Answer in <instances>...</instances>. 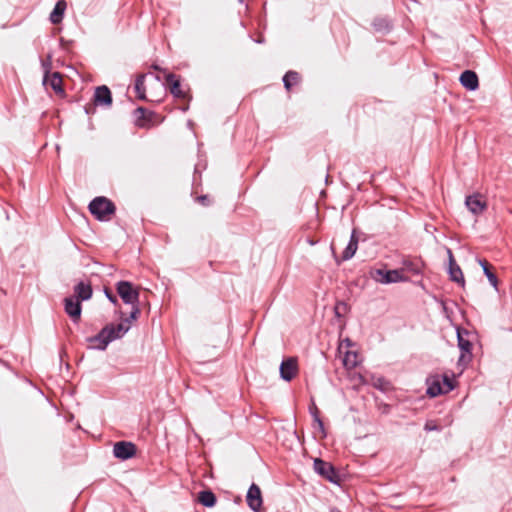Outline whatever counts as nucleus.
I'll return each mask as SVG.
<instances>
[{"instance_id": "f257e3e1", "label": "nucleus", "mask_w": 512, "mask_h": 512, "mask_svg": "<svg viewBox=\"0 0 512 512\" xmlns=\"http://www.w3.org/2000/svg\"><path fill=\"white\" fill-rule=\"evenodd\" d=\"M115 210L114 203L103 196L94 198L89 204L90 213L100 221L108 219V216L114 214Z\"/></svg>"}, {"instance_id": "f03ea898", "label": "nucleus", "mask_w": 512, "mask_h": 512, "mask_svg": "<svg viewBox=\"0 0 512 512\" xmlns=\"http://www.w3.org/2000/svg\"><path fill=\"white\" fill-rule=\"evenodd\" d=\"M114 340H116L114 324L106 325L97 335L88 338L91 346L99 350H105L108 344Z\"/></svg>"}, {"instance_id": "7ed1b4c3", "label": "nucleus", "mask_w": 512, "mask_h": 512, "mask_svg": "<svg viewBox=\"0 0 512 512\" xmlns=\"http://www.w3.org/2000/svg\"><path fill=\"white\" fill-rule=\"evenodd\" d=\"M116 291L125 304L136 305L139 303V291L131 282L124 280L117 282Z\"/></svg>"}, {"instance_id": "20e7f679", "label": "nucleus", "mask_w": 512, "mask_h": 512, "mask_svg": "<svg viewBox=\"0 0 512 512\" xmlns=\"http://www.w3.org/2000/svg\"><path fill=\"white\" fill-rule=\"evenodd\" d=\"M313 467L316 473L322 476L324 479L331 483H338L339 475L334 466L320 458H316L313 463Z\"/></svg>"}, {"instance_id": "39448f33", "label": "nucleus", "mask_w": 512, "mask_h": 512, "mask_svg": "<svg viewBox=\"0 0 512 512\" xmlns=\"http://www.w3.org/2000/svg\"><path fill=\"white\" fill-rule=\"evenodd\" d=\"M373 278L382 284L397 283L406 280L400 270L376 269Z\"/></svg>"}, {"instance_id": "423d86ee", "label": "nucleus", "mask_w": 512, "mask_h": 512, "mask_svg": "<svg viewBox=\"0 0 512 512\" xmlns=\"http://www.w3.org/2000/svg\"><path fill=\"white\" fill-rule=\"evenodd\" d=\"M469 335V332L465 329H457V339H458V347L461 350V355L459 361H470L472 354V343L466 336Z\"/></svg>"}, {"instance_id": "0eeeda50", "label": "nucleus", "mask_w": 512, "mask_h": 512, "mask_svg": "<svg viewBox=\"0 0 512 512\" xmlns=\"http://www.w3.org/2000/svg\"><path fill=\"white\" fill-rule=\"evenodd\" d=\"M136 451V445L128 441H119L113 446V455L121 460H128L134 457Z\"/></svg>"}, {"instance_id": "6e6552de", "label": "nucleus", "mask_w": 512, "mask_h": 512, "mask_svg": "<svg viewBox=\"0 0 512 512\" xmlns=\"http://www.w3.org/2000/svg\"><path fill=\"white\" fill-rule=\"evenodd\" d=\"M465 205L474 215H480L487 208L486 200L479 193L467 196L465 199Z\"/></svg>"}, {"instance_id": "1a4fd4ad", "label": "nucleus", "mask_w": 512, "mask_h": 512, "mask_svg": "<svg viewBox=\"0 0 512 512\" xmlns=\"http://www.w3.org/2000/svg\"><path fill=\"white\" fill-rule=\"evenodd\" d=\"M246 502L249 508L254 512L260 511L263 503L262 494L259 486L255 483H253L248 489Z\"/></svg>"}, {"instance_id": "9d476101", "label": "nucleus", "mask_w": 512, "mask_h": 512, "mask_svg": "<svg viewBox=\"0 0 512 512\" xmlns=\"http://www.w3.org/2000/svg\"><path fill=\"white\" fill-rule=\"evenodd\" d=\"M447 255L449 260V267H448V273L450 275V279L461 286H464L465 280L462 273L461 268L457 265L452 250L450 248H447Z\"/></svg>"}, {"instance_id": "9b49d317", "label": "nucleus", "mask_w": 512, "mask_h": 512, "mask_svg": "<svg viewBox=\"0 0 512 512\" xmlns=\"http://www.w3.org/2000/svg\"><path fill=\"white\" fill-rule=\"evenodd\" d=\"M297 361L295 358H287L280 365V376L285 381H291L297 374Z\"/></svg>"}, {"instance_id": "f8f14e48", "label": "nucleus", "mask_w": 512, "mask_h": 512, "mask_svg": "<svg viewBox=\"0 0 512 512\" xmlns=\"http://www.w3.org/2000/svg\"><path fill=\"white\" fill-rule=\"evenodd\" d=\"M64 308L65 312L69 315V317L74 321L77 322L80 319L81 316V302L72 298V297H66L64 299Z\"/></svg>"}, {"instance_id": "ddd939ff", "label": "nucleus", "mask_w": 512, "mask_h": 512, "mask_svg": "<svg viewBox=\"0 0 512 512\" xmlns=\"http://www.w3.org/2000/svg\"><path fill=\"white\" fill-rule=\"evenodd\" d=\"M459 81L463 87L470 91H474L479 87L478 76L472 70H465L462 72Z\"/></svg>"}, {"instance_id": "4468645a", "label": "nucleus", "mask_w": 512, "mask_h": 512, "mask_svg": "<svg viewBox=\"0 0 512 512\" xmlns=\"http://www.w3.org/2000/svg\"><path fill=\"white\" fill-rule=\"evenodd\" d=\"M94 103L96 105L110 106L112 103V95L110 89L103 85L96 88L94 93Z\"/></svg>"}, {"instance_id": "2eb2a0df", "label": "nucleus", "mask_w": 512, "mask_h": 512, "mask_svg": "<svg viewBox=\"0 0 512 512\" xmlns=\"http://www.w3.org/2000/svg\"><path fill=\"white\" fill-rule=\"evenodd\" d=\"M74 294L80 302L89 300L92 297V287L89 283L81 281L74 287Z\"/></svg>"}, {"instance_id": "dca6fc26", "label": "nucleus", "mask_w": 512, "mask_h": 512, "mask_svg": "<svg viewBox=\"0 0 512 512\" xmlns=\"http://www.w3.org/2000/svg\"><path fill=\"white\" fill-rule=\"evenodd\" d=\"M166 82L170 85V92L173 96L177 98H184L185 93L181 89V84L174 74H168L166 76Z\"/></svg>"}, {"instance_id": "f3484780", "label": "nucleus", "mask_w": 512, "mask_h": 512, "mask_svg": "<svg viewBox=\"0 0 512 512\" xmlns=\"http://www.w3.org/2000/svg\"><path fill=\"white\" fill-rule=\"evenodd\" d=\"M357 248H358V238L355 235V231H353L351 234V237H350V241H349L348 245L346 246L345 250L343 251L342 260L347 261V260L351 259L355 255Z\"/></svg>"}, {"instance_id": "a211bd4d", "label": "nucleus", "mask_w": 512, "mask_h": 512, "mask_svg": "<svg viewBox=\"0 0 512 512\" xmlns=\"http://www.w3.org/2000/svg\"><path fill=\"white\" fill-rule=\"evenodd\" d=\"M427 394L430 397H436L440 394H444L439 376L432 377L428 380Z\"/></svg>"}, {"instance_id": "6ab92c4d", "label": "nucleus", "mask_w": 512, "mask_h": 512, "mask_svg": "<svg viewBox=\"0 0 512 512\" xmlns=\"http://www.w3.org/2000/svg\"><path fill=\"white\" fill-rule=\"evenodd\" d=\"M65 10L66 2L64 0H59L50 14V21L53 24L60 23L62 21Z\"/></svg>"}, {"instance_id": "aec40b11", "label": "nucleus", "mask_w": 512, "mask_h": 512, "mask_svg": "<svg viewBox=\"0 0 512 512\" xmlns=\"http://www.w3.org/2000/svg\"><path fill=\"white\" fill-rule=\"evenodd\" d=\"M199 502L205 507H213L216 504V496L211 490H203L198 495Z\"/></svg>"}, {"instance_id": "412c9836", "label": "nucleus", "mask_w": 512, "mask_h": 512, "mask_svg": "<svg viewBox=\"0 0 512 512\" xmlns=\"http://www.w3.org/2000/svg\"><path fill=\"white\" fill-rule=\"evenodd\" d=\"M359 363V355L355 351H347L343 357V365L347 370L355 368Z\"/></svg>"}, {"instance_id": "4be33fe9", "label": "nucleus", "mask_w": 512, "mask_h": 512, "mask_svg": "<svg viewBox=\"0 0 512 512\" xmlns=\"http://www.w3.org/2000/svg\"><path fill=\"white\" fill-rule=\"evenodd\" d=\"M47 81H49V85L57 94L64 93L62 87V78L59 72L52 73L49 79L47 78Z\"/></svg>"}, {"instance_id": "5701e85b", "label": "nucleus", "mask_w": 512, "mask_h": 512, "mask_svg": "<svg viewBox=\"0 0 512 512\" xmlns=\"http://www.w3.org/2000/svg\"><path fill=\"white\" fill-rule=\"evenodd\" d=\"M479 264L481 265L483 272H484L485 276L487 277L488 281L490 282V284L494 288H497L498 279H497L496 275L493 272H491L488 262L486 260L480 259Z\"/></svg>"}, {"instance_id": "b1692460", "label": "nucleus", "mask_w": 512, "mask_h": 512, "mask_svg": "<svg viewBox=\"0 0 512 512\" xmlns=\"http://www.w3.org/2000/svg\"><path fill=\"white\" fill-rule=\"evenodd\" d=\"M300 79L296 71H288L283 77V83L287 90H290L293 84L298 83Z\"/></svg>"}, {"instance_id": "393cba45", "label": "nucleus", "mask_w": 512, "mask_h": 512, "mask_svg": "<svg viewBox=\"0 0 512 512\" xmlns=\"http://www.w3.org/2000/svg\"><path fill=\"white\" fill-rule=\"evenodd\" d=\"M144 82H145V75L144 74L138 75L135 80V91L137 93V97L141 100H144L146 98Z\"/></svg>"}, {"instance_id": "a878e982", "label": "nucleus", "mask_w": 512, "mask_h": 512, "mask_svg": "<svg viewBox=\"0 0 512 512\" xmlns=\"http://www.w3.org/2000/svg\"><path fill=\"white\" fill-rule=\"evenodd\" d=\"M309 410H310V414L313 417L314 423L317 424L319 430L323 433V436H325L324 424H323V421L321 420V418L319 417V410L316 407L315 403H312Z\"/></svg>"}, {"instance_id": "bb28decb", "label": "nucleus", "mask_w": 512, "mask_h": 512, "mask_svg": "<svg viewBox=\"0 0 512 512\" xmlns=\"http://www.w3.org/2000/svg\"><path fill=\"white\" fill-rule=\"evenodd\" d=\"M116 339L122 338L130 329V325L126 324L124 321L114 325Z\"/></svg>"}, {"instance_id": "cd10ccee", "label": "nucleus", "mask_w": 512, "mask_h": 512, "mask_svg": "<svg viewBox=\"0 0 512 512\" xmlns=\"http://www.w3.org/2000/svg\"><path fill=\"white\" fill-rule=\"evenodd\" d=\"M440 380H441L444 394L448 393L454 389L453 380L449 376L443 375L440 378Z\"/></svg>"}, {"instance_id": "c85d7f7f", "label": "nucleus", "mask_w": 512, "mask_h": 512, "mask_svg": "<svg viewBox=\"0 0 512 512\" xmlns=\"http://www.w3.org/2000/svg\"><path fill=\"white\" fill-rule=\"evenodd\" d=\"M134 113H135V117H136V124L140 127H144L145 126L144 119H145V115H146V110L143 107H138Z\"/></svg>"}, {"instance_id": "c756f323", "label": "nucleus", "mask_w": 512, "mask_h": 512, "mask_svg": "<svg viewBox=\"0 0 512 512\" xmlns=\"http://www.w3.org/2000/svg\"><path fill=\"white\" fill-rule=\"evenodd\" d=\"M132 306V310L130 312V315L129 317L125 318L123 321L126 323V324H130V322L132 320H136L139 315H140V307H139V303H137L136 305H131Z\"/></svg>"}, {"instance_id": "7c9ffc66", "label": "nucleus", "mask_w": 512, "mask_h": 512, "mask_svg": "<svg viewBox=\"0 0 512 512\" xmlns=\"http://www.w3.org/2000/svg\"><path fill=\"white\" fill-rule=\"evenodd\" d=\"M42 67H43V70H44V84L47 83V78H48V75L50 73V69H51V55H49L47 57L46 60H42Z\"/></svg>"}, {"instance_id": "2f4dec72", "label": "nucleus", "mask_w": 512, "mask_h": 512, "mask_svg": "<svg viewBox=\"0 0 512 512\" xmlns=\"http://www.w3.org/2000/svg\"><path fill=\"white\" fill-rule=\"evenodd\" d=\"M373 25L379 31L389 29V24L386 20H375Z\"/></svg>"}, {"instance_id": "473e14b6", "label": "nucleus", "mask_w": 512, "mask_h": 512, "mask_svg": "<svg viewBox=\"0 0 512 512\" xmlns=\"http://www.w3.org/2000/svg\"><path fill=\"white\" fill-rule=\"evenodd\" d=\"M425 431H439L440 427L434 421H427L424 426Z\"/></svg>"}, {"instance_id": "72a5a7b5", "label": "nucleus", "mask_w": 512, "mask_h": 512, "mask_svg": "<svg viewBox=\"0 0 512 512\" xmlns=\"http://www.w3.org/2000/svg\"><path fill=\"white\" fill-rule=\"evenodd\" d=\"M104 293L111 303H113L114 305H118V299H117L116 295H114L111 290L106 288L104 290Z\"/></svg>"}, {"instance_id": "f704fd0d", "label": "nucleus", "mask_w": 512, "mask_h": 512, "mask_svg": "<svg viewBox=\"0 0 512 512\" xmlns=\"http://www.w3.org/2000/svg\"><path fill=\"white\" fill-rule=\"evenodd\" d=\"M197 200L202 204V205H209L210 201H209V198L207 195H202L200 197L197 198Z\"/></svg>"}, {"instance_id": "c9c22d12", "label": "nucleus", "mask_w": 512, "mask_h": 512, "mask_svg": "<svg viewBox=\"0 0 512 512\" xmlns=\"http://www.w3.org/2000/svg\"><path fill=\"white\" fill-rule=\"evenodd\" d=\"M340 306H342L343 308H345V304H344V303H341V304H338V305L336 306V308H335V309H336V314H337V315H339V309H340Z\"/></svg>"}, {"instance_id": "e433bc0d", "label": "nucleus", "mask_w": 512, "mask_h": 512, "mask_svg": "<svg viewBox=\"0 0 512 512\" xmlns=\"http://www.w3.org/2000/svg\"><path fill=\"white\" fill-rule=\"evenodd\" d=\"M358 378H359V380H360L361 382H364L362 375H360V374H359V375H358Z\"/></svg>"}, {"instance_id": "4c0bfd02", "label": "nucleus", "mask_w": 512, "mask_h": 512, "mask_svg": "<svg viewBox=\"0 0 512 512\" xmlns=\"http://www.w3.org/2000/svg\"><path fill=\"white\" fill-rule=\"evenodd\" d=\"M345 342L348 346L351 344L349 339H346Z\"/></svg>"}, {"instance_id": "58836bf2", "label": "nucleus", "mask_w": 512, "mask_h": 512, "mask_svg": "<svg viewBox=\"0 0 512 512\" xmlns=\"http://www.w3.org/2000/svg\"><path fill=\"white\" fill-rule=\"evenodd\" d=\"M239 2H243V0H239Z\"/></svg>"}]
</instances>
